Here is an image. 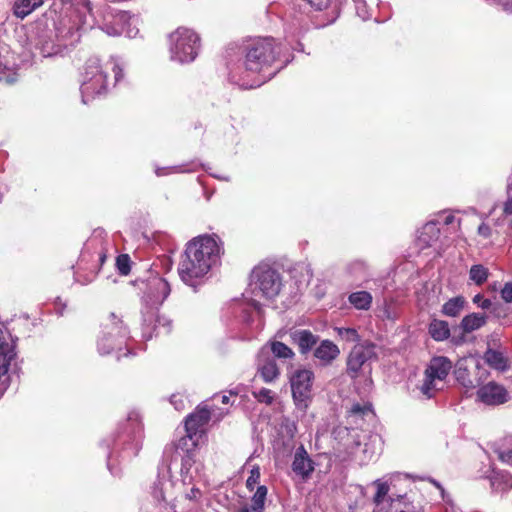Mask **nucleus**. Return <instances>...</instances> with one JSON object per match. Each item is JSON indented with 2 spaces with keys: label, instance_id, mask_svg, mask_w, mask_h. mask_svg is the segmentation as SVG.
Wrapping results in <instances>:
<instances>
[{
  "label": "nucleus",
  "instance_id": "obj_42",
  "mask_svg": "<svg viewBox=\"0 0 512 512\" xmlns=\"http://www.w3.org/2000/svg\"><path fill=\"white\" fill-rule=\"evenodd\" d=\"M338 335L347 342H356L359 339L358 332L354 328H338Z\"/></svg>",
  "mask_w": 512,
  "mask_h": 512
},
{
  "label": "nucleus",
  "instance_id": "obj_1",
  "mask_svg": "<svg viewBox=\"0 0 512 512\" xmlns=\"http://www.w3.org/2000/svg\"><path fill=\"white\" fill-rule=\"evenodd\" d=\"M292 58L287 44L272 37H260L247 44L243 60L228 64L229 78L244 89L257 88L276 75Z\"/></svg>",
  "mask_w": 512,
  "mask_h": 512
},
{
  "label": "nucleus",
  "instance_id": "obj_36",
  "mask_svg": "<svg viewBox=\"0 0 512 512\" xmlns=\"http://www.w3.org/2000/svg\"><path fill=\"white\" fill-rule=\"evenodd\" d=\"M268 489L264 485L257 487L254 495L252 496V510L254 512H262L264 510L265 500L267 497Z\"/></svg>",
  "mask_w": 512,
  "mask_h": 512
},
{
  "label": "nucleus",
  "instance_id": "obj_30",
  "mask_svg": "<svg viewBox=\"0 0 512 512\" xmlns=\"http://www.w3.org/2000/svg\"><path fill=\"white\" fill-rule=\"evenodd\" d=\"M428 331L435 341H444L450 336L448 323L443 320H432L429 324Z\"/></svg>",
  "mask_w": 512,
  "mask_h": 512
},
{
  "label": "nucleus",
  "instance_id": "obj_43",
  "mask_svg": "<svg viewBox=\"0 0 512 512\" xmlns=\"http://www.w3.org/2000/svg\"><path fill=\"white\" fill-rule=\"evenodd\" d=\"M260 480V469L258 466H255L251 469L250 475L248 476L246 480V487L248 490L252 491L255 487V485Z\"/></svg>",
  "mask_w": 512,
  "mask_h": 512
},
{
  "label": "nucleus",
  "instance_id": "obj_44",
  "mask_svg": "<svg viewBox=\"0 0 512 512\" xmlns=\"http://www.w3.org/2000/svg\"><path fill=\"white\" fill-rule=\"evenodd\" d=\"M353 2L355 4V9H356L357 15L362 20L369 19L370 18V13H369V10H368V7L366 5L365 0H353Z\"/></svg>",
  "mask_w": 512,
  "mask_h": 512
},
{
  "label": "nucleus",
  "instance_id": "obj_35",
  "mask_svg": "<svg viewBox=\"0 0 512 512\" xmlns=\"http://www.w3.org/2000/svg\"><path fill=\"white\" fill-rule=\"evenodd\" d=\"M421 395L425 399H431L435 396L438 391L437 380L432 377H428V374L424 373L423 383L418 387Z\"/></svg>",
  "mask_w": 512,
  "mask_h": 512
},
{
  "label": "nucleus",
  "instance_id": "obj_24",
  "mask_svg": "<svg viewBox=\"0 0 512 512\" xmlns=\"http://www.w3.org/2000/svg\"><path fill=\"white\" fill-rule=\"evenodd\" d=\"M43 4V0H16L13 13L17 18L24 19Z\"/></svg>",
  "mask_w": 512,
  "mask_h": 512
},
{
  "label": "nucleus",
  "instance_id": "obj_28",
  "mask_svg": "<svg viewBox=\"0 0 512 512\" xmlns=\"http://www.w3.org/2000/svg\"><path fill=\"white\" fill-rule=\"evenodd\" d=\"M373 485L376 487L373 503L376 509H382L385 501H389L391 503L390 498H393L392 496H388L390 487L387 482L382 481L381 479L373 481Z\"/></svg>",
  "mask_w": 512,
  "mask_h": 512
},
{
  "label": "nucleus",
  "instance_id": "obj_25",
  "mask_svg": "<svg viewBox=\"0 0 512 512\" xmlns=\"http://www.w3.org/2000/svg\"><path fill=\"white\" fill-rule=\"evenodd\" d=\"M487 322V317L482 313H471L466 315L461 321V329L465 333H471L483 327Z\"/></svg>",
  "mask_w": 512,
  "mask_h": 512
},
{
  "label": "nucleus",
  "instance_id": "obj_14",
  "mask_svg": "<svg viewBox=\"0 0 512 512\" xmlns=\"http://www.w3.org/2000/svg\"><path fill=\"white\" fill-rule=\"evenodd\" d=\"M257 375L265 383H273L280 376V368L274 357L269 355L267 348H261L256 360Z\"/></svg>",
  "mask_w": 512,
  "mask_h": 512
},
{
  "label": "nucleus",
  "instance_id": "obj_52",
  "mask_svg": "<svg viewBox=\"0 0 512 512\" xmlns=\"http://www.w3.org/2000/svg\"><path fill=\"white\" fill-rule=\"evenodd\" d=\"M504 213L512 215V193H508L507 201L504 204Z\"/></svg>",
  "mask_w": 512,
  "mask_h": 512
},
{
  "label": "nucleus",
  "instance_id": "obj_17",
  "mask_svg": "<svg viewBox=\"0 0 512 512\" xmlns=\"http://www.w3.org/2000/svg\"><path fill=\"white\" fill-rule=\"evenodd\" d=\"M290 338L298 346L302 355L309 353L319 340V336L307 329H296L290 332Z\"/></svg>",
  "mask_w": 512,
  "mask_h": 512
},
{
  "label": "nucleus",
  "instance_id": "obj_48",
  "mask_svg": "<svg viewBox=\"0 0 512 512\" xmlns=\"http://www.w3.org/2000/svg\"><path fill=\"white\" fill-rule=\"evenodd\" d=\"M170 403L174 406V408L178 411H181L185 407L184 399L180 394H173L170 397Z\"/></svg>",
  "mask_w": 512,
  "mask_h": 512
},
{
  "label": "nucleus",
  "instance_id": "obj_41",
  "mask_svg": "<svg viewBox=\"0 0 512 512\" xmlns=\"http://www.w3.org/2000/svg\"><path fill=\"white\" fill-rule=\"evenodd\" d=\"M457 381L465 388L474 387L473 380L469 377L467 369L458 368L455 372Z\"/></svg>",
  "mask_w": 512,
  "mask_h": 512
},
{
  "label": "nucleus",
  "instance_id": "obj_8",
  "mask_svg": "<svg viewBox=\"0 0 512 512\" xmlns=\"http://www.w3.org/2000/svg\"><path fill=\"white\" fill-rule=\"evenodd\" d=\"M129 331L122 320L114 313H110L101 324V331L97 338V350L101 355L120 352L127 346Z\"/></svg>",
  "mask_w": 512,
  "mask_h": 512
},
{
  "label": "nucleus",
  "instance_id": "obj_22",
  "mask_svg": "<svg viewBox=\"0 0 512 512\" xmlns=\"http://www.w3.org/2000/svg\"><path fill=\"white\" fill-rule=\"evenodd\" d=\"M262 348H267L269 355L274 357L275 360L278 359L281 362L292 360L295 356L293 350L280 341H272L264 345Z\"/></svg>",
  "mask_w": 512,
  "mask_h": 512
},
{
  "label": "nucleus",
  "instance_id": "obj_29",
  "mask_svg": "<svg viewBox=\"0 0 512 512\" xmlns=\"http://www.w3.org/2000/svg\"><path fill=\"white\" fill-rule=\"evenodd\" d=\"M348 301L357 310H368L371 307L373 297L368 291H357L348 296Z\"/></svg>",
  "mask_w": 512,
  "mask_h": 512
},
{
  "label": "nucleus",
  "instance_id": "obj_27",
  "mask_svg": "<svg viewBox=\"0 0 512 512\" xmlns=\"http://www.w3.org/2000/svg\"><path fill=\"white\" fill-rule=\"evenodd\" d=\"M199 164L195 161L189 162L187 164L175 165V166H167V167H156L155 174L158 177L167 176L169 174H178V173H190L198 170Z\"/></svg>",
  "mask_w": 512,
  "mask_h": 512
},
{
  "label": "nucleus",
  "instance_id": "obj_12",
  "mask_svg": "<svg viewBox=\"0 0 512 512\" xmlns=\"http://www.w3.org/2000/svg\"><path fill=\"white\" fill-rule=\"evenodd\" d=\"M376 346L372 343L356 345L351 350L347 359V373L352 378L362 375H370L371 362L377 358Z\"/></svg>",
  "mask_w": 512,
  "mask_h": 512
},
{
  "label": "nucleus",
  "instance_id": "obj_54",
  "mask_svg": "<svg viewBox=\"0 0 512 512\" xmlns=\"http://www.w3.org/2000/svg\"><path fill=\"white\" fill-rule=\"evenodd\" d=\"M187 455L186 457L183 459V463H182V470L183 469H187L188 470V467L191 466V457L189 455V449L187 448Z\"/></svg>",
  "mask_w": 512,
  "mask_h": 512
},
{
  "label": "nucleus",
  "instance_id": "obj_7",
  "mask_svg": "<svg viewBox=\"0 0 512 512\" xmlns=\"http://www.w3.org/2000/svg\"><path fill=\"white\" fill-rule=\"evenodd\" d=\"M125 64L118 57H111L103 67L98 58H90L85 63L83 80L80 86L81 98L84 104H88L96 97L107 94L109 82L107 72L114 73V83H119L124 77Z\"/></svg>",
  "mask_w": 512,
  "mask_h": 512
},
{
  "label": "nucleus",
  "instance_id": "obj_59",
  "mask_svg": "<svg viewBox=\"0 0 512 512\" xmlns=\"http://www.w3.org/2000/svg\"><path fill=\"white\" fill-rule=\"evenodd\" d=\"M105 259H106V254L103 251H101L99 253V260H100L101 264L104 263Z\"/></svg>",
  "mask_w": 512,
  "mask_h": 512
},
{
  "label": "nucleus",
  "instance_id": "obj_39",
  "mask_svg": "<svg viewBox=\"0 0 512 512\" xmlns=\"http://www.w3.org/2000/svg\"><path fill=\"white\" fill-rule=\"evenodd\" d=\"M252 394L259 403H264L266 405L272 404L275 399V393L267 388H261L257 391H253Z\"/></svg>",
  "mask_w": 512,
  "mask_h": 512
},
{
  "label": "nucleus",
  "instance_id": "obj_4",
  "mask_svg": "<svg viewBox=\"0 0 512 512\" xmlns=\"http://www.w3.org/2000/svg\"><path fill=\"white\" fill-rule=\"evenodd\" d=\"M140 284L142 337L149 340L153 334H168L172 323L168 318L160 316L158 311L171 292L169 283L164 278L154 275L147 280H141Z\"/></svg>",
  "mask_w": 512,
  "mask_h": 512
},
{
  "label": "nucleus",
  "instance_id": "obj_37",
  "mask_svg": "<svg viewBox=\"0 0 512 512\" xmlns=\"http://www.w3.org/2000/svg\"><path fill=\"white\" fill-rule=\"evenodd\" d=\"M346 271L352 278L361 280L366 277L367 266L365 262L361 260H355L348 264Z\"/></svg>",
  "mask_w": 512,
  "mask_h": 512
},
{
  "label": "nucleus",
  "instance_id": "obj_15",
  "mask_svg": "<svg viewBox=\"0 0 512 512\" xmlns=\"http://www.w3.org/2000/svg\"><path fill=\"white\" fill-rule=\"evenodd\" d=\"M477 399L486 405H501L509 400V393L504 386L489 382L477 390Z\"/></svg>",
  "mask_w": 512,
  "mask_h": 512
},
{
  "label": "nucleus",
  "instance_id": "obj_51",
  "mask_svg": "<svg viewBox=\"0 0 512 512\" xmlns=\"http://www.w3.org/2000/svg\"><path fill=\"white\" fill-rule=\"evenodd\" d=\"M186 496L189 500H198L201 496V491L198 488L193 487Z\"/></svg>",
  "mask_w": 512,
  "mask_h": 512
},
{
  "label": "nucleus",
  "instance_id": "obj_46",
  "mask_svg": "<svg viewBox=\"0 0 512 512\" xmlns=\"http://www.w3.org/2000/svg\"><path fill=\"white\" fill-rule=\"evenodd\" d=\"M473 303L476 304L483 310H487L491 307L492 302L490 299H485L481 294H476L473 297Z\"/></svg>",
  "mask_w": 512,
  "mask_h": 512
},
{
  "label": "nucleus",
  "instance_id": "obj_31",
  "mask_svg": "<svg viewBox=\"0 0 512 512\" xmlns=\"http://www.w3.org/2000/svg\"><path fill=\"white\" fill-rule=\"evenodd\" d=\"M309 29V21L306 17H295L286 29L287 38H299Z\"/></svg>",
  "mask_w": 512,
  "mask_h": 512
},
{
  "label": "nucleus",
  "instance_id": "obj_61",
  "mask_svg": "<svg viewBox=\"0 0 512 512\" xmlns=\"http://www.w3.org/2000/svg\"><path fill=\"white\" fill-rule=\"evenodd\" d=\"M130 353V350L127 349V353H124V356H127Z\"/></svg>",
  "mask_w": 512,
  "mask_h": 512
},
{
  "label": "nucleus",
  "instance_id": "obj_3",
  "mask_svg": "<svg viewBox=\"0 0 512 512\" xmlns=\"http://www.w3.org/2000/svg\"><path fill=\"white\" fill-rule=\"evenodd\" d=\"M221 246L216 235H199L187 242L178 266L180 279L188 286L196 287L219 263Z\"/></svg>",
  "mask_w": 512,
  "mask_h": 512
},
{
  "label": "nucleus",
  "instance_id": "obj_26",
  "mask_svg": "<svg viewBox=\"0 0 512 512\" xmlns=\"http://www.w3.org/2000/svg\"><path fill=\"white\" fill-rule=\"evenodd\" d=\"M494 452L501 462L512 466V437H505L496 442Z\"/></svg>",
  "mask_w": 512,
  "mask_h": 512
},
{
  "label": "nucleus",
  "instance_id": "obj_38",
  "mask_svg": "<svg viewBox=\"0 0 512 512\" xmlns=\"http://www.w3.org/2000/svg\"><path fill=\"white\" fill-rule=\"evenodd\" d=\"M489 271L481 264L471 266L469 271V278L476 285H482L488 278Z\"/></svg>",
  "mask_w": 512,
  "mask_h": 512
},
{
  "label": "nucleus",
  "instance_id": "obj_33",
  "mask_svg": "<svg viewBox=\"0 0 512 512\" xmlns=\"http://www.w3.org/2000/svg\"><path fill=\"white\" fill-rule=\"evenodd\" d=\"M389 512H422L417 509L406 495H398L396 498H390Z\"/></svg>",
  "mask_w": 512,
  "mask_h": 512
},
{
  "label": "nucleus",
  "instance_id": "obj_2",
  "mask_svg": "<svg viewBox=\"0 0 512 512\" xmlns=\"http://www.w3.org/2000/svg\"><path fill=\"white\" fill-rule=\"evenodd\" d=\"M79 21V15L72 12L54 21L53 29L37 24L28 35V50L44 58L62 54L80 41L84 28Z\"/></svg>",
  "mask_w": 512,
  "mask_h": 512
},
{
  "label": "nucleus",
  "instance_id": "obj_23",
  "mask_svg": "<svg viewBox=\"0 0 512 512\" xmlns=\"http://www.w3.org/2000/svg\"><path fill=\"white\" fill-rule=\"evenodd\" d=\"M494 492H506L512 489V475L506 471L495 472L490 479Z\"/></svg>",
  "mask_w": 512,
  "mask_h": 512
},
{
  "label": "nucleus",
  "instance_id": "obj_50",
  "mask_svg": "<svg viewBox=\"0 0 512 512\" xmlns=\"http://www.w3.org/2000/svg\"><path fill=\"white\" fill-rule=\"evenodd\" d=\"M491 228L486 223H481L478 227V234L484 238H489L491 236Z\"/></svg>",
  "mask_w": 512,
  "mask_h": 512
},
{
  "label": "nucleus",
  "instance_id": "obj_32",
  "mask_svg": "<svg viewBox=\"0 0 512 512\" xmlns=\"http://www.w3.org/2000/svg\"><path fill=\"white\" fill-rule=\"evenodd\" d=\"M466 300L463 296H456L449 299L442 306V313L448 317H456L463 310Z\"/></svg>",
  "mask_w": 512,
  "mask_h": 512
},
{
  "label": "nucleus",
  "instance_id": "obj_60",
  "mask_svg": "<svg viewBox=\"0 0 512 512\" xmlns=\"http://www.w3.org/2000/svg\"><path fill=\"white\" fill-rule=\"evenodd\" d=\"M239 512H254V511L252 510V508H251V509H249V508H247V507H243V508H241V509L239 510Z\"/></svg>",
  "mask_w": 512,
  "mask_h": 512
},
{
  "label": "nucleus",
  "instance_id": "obj_6",
  "mask_svg": "<svg viewBox=\"0 0 512 512\" xmlns=\"http://www.w3.org/2000/svg\"><path fill=\"white\" fill-rule=\"evenodd\" d=\"M143 439L144 431L141 416L138 412L131 411L127 418L119 423L111 447L110 444H107V447L110 448L107 467L112 474H117L113 470L115 462H129L139 454Z\"/></svg>",
  "mask_w": 512,
  "mask_h": 512
},
{
  "label": "nucleus",
  "instance_id": "obj_53",
  "mask_svg": "<svg viewBox=\"0 0 512 512\" xmlns=\"http://www.w3.org/2000/svg\"><path fill=\"white\" fill-rule=\"evenodd\" d=\"M500 4L505 12L512 14V0H503Z\"/></svg>",
  "mask_w": 512,
  "mask_h": 512
},
{
  "label": "nucleus",
  "instance_id": "obj_9",
  "mask_svg": "<svg viewBox=\"0 0 512 512\" xmlns=\"http://www.w3.org/2000/svg\"><path fill=\"white\" fill-rule=\"evenodd\" d=\"M168 43L170 59L181 64L193 62L200 50L199 35L186 27H179L169 34Z\"/></svg>",
  "mask_w": 512,
  "mask_h": 512
},
{
  "label": "nucleus",
  "instance_id": "obj_19",
  "mask_svg": "<svg viewBox=\"0 0 512 512\" xmlns=\"http://www.w3.org/2000/svg\"><path fill=\"white\" fill-rule=\"evenodd\" d=\"M483 359L492 369L499 372H506L510 368L509 358L506 351L488 347L484 352Z\"/></svg>",
  "mask_w": 512,
  "mask_h": 512
},
{
  "label": "nucleus",
  "instance_id": "obj_20",
  "mask_svg": "<svg viewBox=\"0 0 512 512\" xmlns=\"http://www.w3.org/2000/svg\"><path fill=\"white\" fill-rule=\"evenodd\" d=\"M340 354V350L336 344L330 340H323L314 350V357L321 362L322 365L331 364Z\"/></svg>",
  "mask_w": 512,
  "mask_h": 512
},
{
  "label": "nucleus",
  "instance_id": "obj_55",
  "mask_svg": "<svg viewBox=\"0 0 512 512\" xmlns=\"http://www.w3.org/2000/svg\"><path fill=\"white\" fill-rule=\"evenodd\" d=\"M454 220H455V217L453 215L449 214V215L445 216L443 222L445 225H450L453 223Z\"/></svg>",
  "mask_w": 512,
  "mask_h": 512
},
{
  "label": "nucleus",
  "instance_id": "obj_5",
  "mask_svg": "<svg viewBox=\"0 0 512 512\" xmlns=\"http://www.w3.org/2000/svg\"><path fill=\"white\" fill-rule=\"evenodd\" d=\"M282 279L279 272L268 264H259L251 273L247 290L243 294L245 302L241 304V318L249 325L252 316L249 307H252L258 314L263 306L262 300H272L280 292Z\"/></svg>",
  "mask_w": 512,
  "mask_h": 512
},
{
  "label": "nucleus",
  "instance_id": "obj_62",
  "mask_svg": "<svg viewBox=\"0 0 512 512\" xmlns=\"http://www.w3.org/2000/svg\"><path fill=\"white\" fill-rule=\"evenodd\" d=\"M2 395H3V391H0V398L2 397Z\"/></svg>",
  "mask_w": 512,
  "mask_h": 512
},
{
  "label": "nucleus",
  "instance_id": "obj_47",
  "mask_svg": "<svg viewBox=\"0 0 512 512\" xmlns=\"http://www.w3.org/2000/svg\"><path fill=\"white\" fill-rule=\"evenodd\" d=\"M369 411H371L370 404L362 405L360 403H355L352 405V407L350 409V412L354 415H364Z\"/></svg>",
  "mask_w": 512,
  "mask_h": 512
},
{
  "label": "nucleus",
  "instance_id": "obj_11",
  "mask_svg": "<svg viewBox=\"0 0 512 512\" xmlns=\"http://www.w3.org/2000/svg\"><path fill=\"white\" fill-rule=\"evenodd\" d=\"M314 373L308 369L296 370L290 377V386L294 404L305 413L312 401Z\"/></svg>",
  "mask_w": 512,
  "mask_h": 512
},
{
  "label": "nucleus",
  "instance_id": "obj_18",
  "mask_svg": "<svg viewBox=\"0 0 512 512\" xmlns=\"http://www.w3.org/2000/svg\"><path fill=\"white\" fill-rule=\"evenodd\" d=\"M452 362L444 356L433 357L425 369V374L437 381H443L449 375Z\"/></svg>",
  "mask_w": 512,
  "mask_h": 512
},
{
  "label": "nucleus",
  "instance_id": "obj_16",
  "mask_svg": "<svg viewBox=\"0 0 512 512\" xmlns=\"http://www.w3.org/2000/svg\"><path fill=\"white\" fill-rule=\"evenodd\" d=\"M291 468L292 471L302 479L309 478L314 471V462L303 445L295 450Z\"/></svg>",
  "mask_w": 512,
  "mask_h": 512
},
{
  "label": "nucleus",
  "instance_id": "obj_49",
  "mask_svg": "<svg viewBox=\"0 0 512 512\" xmlns=\"http://www.w3.org/2000/svg\"><path fill=\"white\" fill-rule=\"evenodd\" d=\"M429 481L436 487L439 489L440 493H441V497L443 499V501H445L446 503H451V498L448 494H446L443 486L436 480L434 479H429Z\"/></svg>",
  "mask_w": 512,
  "mask_h": 512
},
{
  "label": "nucleus",
  "instance_id": "obj_40",
  "mask_svg": "<svg viewBox=\"0 0 512 512\" xmlns=\"http://www.w3.org/2000/svg\"><path fill=\"white\" fill-rule=\"evenodd\" d=\"M116 267L121 275H128L130 272V258L127 254L118 255Z\"/></svg>",
  "mask_w": 512,
  "mask_h": 512
},
{
  "label": "nucleus",
  "instance_id": "obj_56",
  "mask_svg": "<svg viewBox=\"0 0 512 512\" xmlns=\"http://www.w3.org/2000/svg\"><path fill=\"white\" fill-rule=\"evenodd\" d=\"M229 396H237L240 392V388L239 387H236L234 389H230L227 391Z\"/></svg>",
  "mask_w": 512,
  "mask_h": 512
},
{
  "label": "nucleus",
  "instance_id": "obj_13",
  "mask_svg": "<svg viewBox=\"0 0 512 512\" xmlns=\"http://www.w3.org/2000/svg\"><path fill=\"white\" fill-rule=\"evenodd\" d=\"M210 418L211 412L205 406H198L193 413L187 416L185 421L187 435L179 439L177 449L183 450L184 448L188 447L189 443L194 446L195 443L193 442V436L197 434L199 428L208 423Z\"/></svg>",
  "mask_w": 512,
  "mask_h": 512
},
{
  "label": "nucleus",
  "instance_id": "obj_58",
  "mask_svg": "<svg viewBox=\"0 0 512 512\" xmlns=\"http://www.w3.org/2000/svg\"><path fill=\"white\" fill-rule=\"evenodd\" d=\"M214 178H217V179H220V180H223V181H230V177L228 176H220V175H217V174H211Z\"/></svg>",
  "mask_w": 512,
  "mask_h": 512
},
{
  "label": "nucleus",
  "instance_id": "obj_10",
  "mask_svg": "<svg viewBox=\"0 0 512 512\" xmlns=\"http://www.w3.org/2000/svg\"><path fill=\"white\" fill-rule=\"evenodd\" d=\"M137 23L138 18L127 11L110 10L104 14L100 29L109 36L124 34L128 38H134L139 32Z\"/></svg>",
  "mask_w": 512,
  "mask_h": 512
},
{
  "label": "nucleus",
  "instance_id": "obj_57",
  "mask_svg": "<svg viewBox=\"0 0 512 512\" xmlns=\"http://www.w3.org/2000/svg\"><path fill=\"white\" fill-rule=\"evenodd\" d=\"M221 402L223 404H225V405L229 404L230 403V396L226 395V394H223L222 398H221Z\"/></svg>",
  "mask_w": 512,
  "mask_h": 512
},
{
  "label": "nucleus",
  "instance_id": "obj_34",
  "mask_svg": "<svg viewBox=\"0 0 512 512\" xmlns=\"http://www.w3.org/2000/svg\"><path fill=\"white\" fill-rule=\"evenodd\" d=\"M173 484L169 479L165 477H158L157 481L154 483L152 487V495L153 497L161 502H167L166 492L168 489L172 488Z\"/></svg>",
  "mask_w": 512,
  "mask_h": 512
},
{
  "label": "nucleus",
  "instance_id": "obj_21",
  "mask_svg": "<svg viewBox=\"0 0 512 512\" xmlns=\"http://www.w3.org/2000/svg\"><path fill=\"white\" fill-rule=\"evenodd\" d=\"M440 229L436 222L426 223L418 232V242L422 248L431 246L438 240Z\"/></svg>",
  "mask_w": 512,
  "mask_h": 512
},
{
  "label": "nucleus",
  "instance_id": "obj_45",
  "mask_svg": "<svg viewBox=\"0 0 512 512\" xmlns=\"http://www.w3.org/2000/svg\"><path fill=\"white\" fill-rule=\"evenodd\" d=\"M501 298L506 303H512V282H506L500 290Z\"/></svg>",
  "mask_w": 512,
  "mask_h": 512
}]
</instances>
